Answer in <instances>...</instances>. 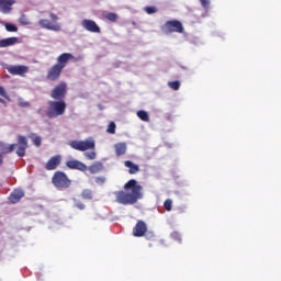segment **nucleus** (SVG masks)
Here are the masks:
<instances>
[{
  "mask_svg": "<svg viewBox=\"0 0 281 281\" xmlns=\"http://www.w3.org/2000/svg\"><path fill=\"white\" fill-rule=\"evenodd\" d=\"M125 191L115 192L116 203L121 205H134L139 199H144L143 188L137 183V180H130L124 184Z\"/></svg>",
  "mask_w": 281,
  "mask_h": 281,
  "instance_id": "f257e3e1",
  "label": "nucleus"
},
{
  "mask_svg": "<svg viewBox=\"0 0 281 281\" xmlns=\"http://www.w3.org/2000/svg\"><path fill=\"white\" fill-rule=\"evenodd\" d=\"M65 111H67V103H65L64 100L48 101V108L46 110V115L50 120L60 117V115H65Z\"/></svg>",
  "mask_w": 281,
  "mask_h": 281,
  "instance_id": "f03ea898",
  "label": "nucleus"
},
{
  "mask_svg": "<svg viewBox=\"0 0 281 281\" xmlns=\"http://www.w3.org/2000/svg\"><path fill=\"white\" fill-rule=\"evenodd\" d=\"M69 146L74 150L87 153V150H95V140H93V138H87L85 140H72L69 143Z\"/></svg>",
  "mask_w": 281,
  "mask_h": 281,
  "instance_id": "7ed1b4c3",
  "label": "nucleus"
},
{
  "mask_svg": "<svg viewBox=\"0 0 281 281\" xmlns=\"http://www.w3.org/2000/svg\"><path fill=\"white\" fill-rule=\"evenodd\" d=\"M52 181H53V186H55L57 190H65L69 188V186H71V180H69L67 175H65V172H61V171L55 172Z\"/></svg>",
  "mask_w": 281,
  "mask_h": 281,
  "instance_id": "20e7f679",
  "label": "nucleus"
},
{
  "mask_svg": "<svg viewBox=\"0 0 281 281\" xmlns=\"http://www.w3.org/2000/svg\"><path fill=\"white\" fill-rule=\"evenodd\" d=\"M38 25L43 27V30H49L50 32H60V30H63V25L60 23L50 22L47 19L40 20Z\"/></svg>",
  "mask_w": 281,
  "mask_h": 281,
  "instance_id": "39448f33",
  "label": "nucleus"
},
{
  "mask_svg": "<svg viewBox=\"0 0 281 281\" xmlns=\"http://www.w3.org/2000/svg\"><path fill=\"white\" fill-rule=\"evenodd\" d=\"M7 71H9L11 76H21L22 78H25V74L30 71V67L25 65L9 66L7 67Z\"/></svg>",
  "mask_w": 281,
  "mask_h": 281,
  "instance_id": "423d86ee",
  "label": "nucleus"
},
{
  "mask_svg": "<svg viewBox=\"0 0 281 281\" xmlns=\"http://www.w3.org/2000/svg\"><path fill=\"white\" fill-rule=\"evenodd\" d=\"M67 93V83H59L50 92L53 100H63Z\"/></svg>",
  "mask_w": 281,
  "mask_h": 281,
  "instance_id": "0eeeda50",
  "label": "nucleus"
},
{
  "mask_svg": "<svg viewBox=\"0 0 281 281\" xmlns=\"http://www.w3.org/2000/svg\"><path fill=\"white\" fill-rule=\"evenodd\" d=\"M81 25L83 30H87V32H92L93 34H100V26L93 20L85 19L82 20Z\"/></svg>",
  "mask_w": 281,
  "mask_h": 281,
  "instance_id": "6e6552de",
  "label": "nucleus"
},
{
  "mask_svg": "<svg viewBox=\"0 0 281 281\" xmlns=\"http://www.w3.org/2000/svg\"><path fill=\"white\" fill-rule=\"evenodd\" d=\"M18 146L16 155L18 157H25V150H27V137L19 136L18 137Z\"/></svg>",
  "mask_w": 281,
  "mask_h": 281,
  "instance_id": "1a4fd4ad",
  "label": "nucleus"
},
{
  "mask_svg": "<svg viewBox=\"0 0 281 281\" xmlns=\"http://www.w3.org/2000/svg\"><path fill=\"white\" fill-rule=\"evenodd\" d=\"M74 58L75 57L71 53H63L57 57V63L55 65L65 69L67 67V63H69V60H74Z\"/></svg>",
  "mask_w": 281,
  "mask_h": 281,
  "instance_id": "9d476101",
  "label": "nucleus"
},
{
  "mask_svg": "<svg viewBox=\"0 0 281 281\" xmlns=\"http://www.w3.org/2000/svg\"><path fill=\"white\" fill-rule=\"evenodd\" d=\"M166 30H168V32H178L179 34H181V32H183V24H181V22L173 20V21H168L165 24Z\"/></svg>",
  "mask_w": 281,
  "mask_h": 281,
  "instance_id": "9b49d317",
  "label": "nucleus"
},
{
  "mask_svg": "<svg viewBox=\"0 0 281 281\" xmlns=\"http://www.w3.org/2000/svg\"><path fill=\"white\" fill-rule=\"evenodd\" d=\"M60 74H63V68L58 65H53L48 72H47V79L48 80H58L60 78Z\"/></svg>",
  "mask_w": 281,
  "mask_h": 281,
  "instance_id": "f8f14e48",
  "label": "nucleus"
},
{
  "mask_svg": "<svg viewBox=\"0 0 281 281\" xmlns=\"http://www.w3.org/2000/svg\"><path fill=\"white\" fill-rule=\"evenodd\" d=\"M67 168L70 170H80V172L87 171V166L80 160H68L66 162Z\"/></svg>",
  "mask_w": 281,
  "mask_h": 281,
  "instance_id": "ddd939ff",
  "label": "nucleus"
},
{
  "mask_svg": "<svg viewBox=\"0 0 281 281\" xmlns=\"http://www.w3.org/2000/svg\"><path fill=\"white\" fill-rule=\"evenodd\" d=\"M14 3H16V0H0V12H2V14H10Z\"/></svg>",
  "mask_w": 281,
  "mask_h": 281,
  "instance_id": "4468645a",
  "label": "nucleus"
},
{
  "mask_svg": "<svg viewBox=\"0 0 281 281\" xmlns=\"http://www.w3.org/2000/svg\"><path fill=\"white\" fill-rule=\"evenodd\" d=\"M60 155L52 157L45 166L46 170H56L60 166Z\"/></svg>",
  "mask_w": 281,
  "mask_h": 281,
  "instance_id": "2eb2a0df",
  "label": "nucleus"
},
{
  "mask_svg": "<svg viewBox=\"0 0 281 281\" xmlns=\"http://www.w3.org/2000/svg\"><path fill=\"white\" fill-rule=\"evenodd\" d=\"M146 234V223L138 221L133 229V235L136 237H142Z\"/></svg>",
  "mask_w": 281,
  "mask_h": 281,
  "instance_id": "dca6fc26",
  "label": "nucleus"
},
{
  "mask_svg": "<svg viewBox=\"0 0 281 281\" xmlns=\"http://www.w3.org/2000/svg\"><path fill=\"white\" fill-rule=\"evenodd\" d=\"M23 196H25V192L21 189H16L9 195V201L11 203H19Z\"/></svg>",
  "mask_w": 281,
  "mask_h": 281,
  "instance_id": "f3484780",
  "label": "nucleus"
},
{
  "mask_svg": "<svg viewBox=\"0 0 281 281\" xmlns=\"http://www.w3.org/2000/svg\"><path fill=\"white\" fill-rule=\"evenodd\" d=\"M114 150L116 157H122V155H126V150H128V146L126 143H116L114 144Z\"/></svg>",
  "mask_w": 281,
  "mask_h": 281,
  "instance_id": "a211bd4d",
  "label": "nucleus"
},
{
  "mask_svg": "<svg viewBox=\"0 0 281 281\" xmlns=\"http://www.w3.org/2000/svg\"><path fill=\"white\" fill-rule=\"evenodd\" d=\"M19 43V37H8L0 40V48L3 47H12V45H16Z\"/></svg>",
  "mask_w": 281,
  "mask_h": 281,
  "instance_id": "6ab92c4d",
  "label": "nucleus"
},
{
  "mask_svg": "<svg viewBox=\"0 0 281 281\" xmlns=\"http://www.w3.org/2000/svg\"><path fill=\"white\" fill-rule=\"evenodd\" d=\"M16 148V144H5V143H0V153L3 155H8V153H12Z\"/></svg>",
  "mask_w": 281,
  "mask_h": 281,
  "instance_id": "aec40b11",
  "label": "nucleus"
},
{
  "mask_svg": "<svg viewBox=\"0 0 281 281\" xmlns=\"http://www.w3.org/2000/svg\"><path fill=\"white\" fill-rule=\"evenodd\" d=\"M124 166L126 168H130L128 172L130 175H137V172H139V166L135 165L133 161L131 160H126L124 162Z\"/></svg>",
  "mask_w": 281,
  "mask_h": 281,
  "instance_id": "412c9836",
  "label": "nucleus"
},
{
  "mask_svg": "<svg viewBox=\"0 0 281 281\" xmlns=\"http://www.w3.org/2000/svg\"><path fill=\"white\" fill-rule=\"evenodd\" d=\"M104 165H102V162H94L89 167V171L91 172V175H98V172L102 171Z\"/></svg>",
  "mask_w": 281,
  "mask_h": 281,
  "instance_id": "4be33fe9",
  "label": "nucleus"
},
{
  "mask_svg": "<svg viewBox=\"0 0 281 281\" xmlns=\"http://www.w3.org/2000/svg\"><path fill=\"white\" fill-rule=\"evenodd\" d=\"M137 117H139V120H142V122H150V116L148 115V112L144 111V110H139L137 111Z\"/></svg>",
  "mask_w": 281,
  "mask_h": 281,
  "instance_id": "5701e85b",
  "label": "nucleus"
},
{
  "mask_svg": "<svg viewBox=\"0 0 281 281\" xmlns=\"http://www.w3.org/2000/svg\"><path fill=\"white\" fill-rule=\"evenodd\" d=\"M82 199H86L88 201H91L93 199V194L91 193V190L85 189L81 193Z\"/></svg>",
  "mask_w": 281,
  "mask_h": 281,
  "instance_id": "b1692460",
  "label": "nucleus"
},
{
  "mask_svg": "<svg viewBox=\"0 0 281 281\" xmlns=\"http://www.w3.org/2000/svg\"><path fill=\"white\" fill-rule=\"evenodd\" d=\"M19 23H20L21 25H31V24H32V22H30V19H27V15H25V14H22V15L20 16Z\"/></svg>",
  "mask_w": 281,
  "mask_h": 281,
  "instance_id": "393cba45",
  "label": "nucleus"
},
{
  "mask_svg": "<svg viewBox=\"0 0 281 281\" xmlns=\"http://www.w3.org/2000/svg\"><path fill=\"white\" fill-rule=\"evenodd\" d=\"M168 87H170V89H173V91H179V89L181 87V82H179V81H169Z\"/></svg>",
  "mask_w": 281,
  "mask_h": 281,
  "instance_id": "a878e982",
  "label": "nucleus"
},
{
  "mask_svg": "<svg viewBox=\"0 0 281 281\" xmlns=\"http://www.w3.org/2000/svg\"><path fill=\"white\" fill-rule=\"evenodd\" d=\"M4 27H5L7 32H19V27H16V25L11 24V23H5Z\"/></svg>",
  "mask_w": 281,
  "mask_h": 281,
  "instance_id": "bb28decb",
  "label": "nucleus"
},
{
  "mask_svg": "<svg viewBox=\"0 0 281 281\" xmlns=\"http://www.w3.org/2000/svg\"><path fill=\"white\" fill-rule=\"evenodd\" d=\"M83 155H85L86 159H89L90 161H93V159H95V157H98L95 151H86Z\"/></svg>",
  "mask_w": 281,
  "mask_h": 281,
  "instance_id": "cd10ccee",
  "label": "nucleus"
},
{
  "mask_svg": "<svg viewBox=\"0 0 281 281\" xmlns=\"http://www.w3.org/2000/svg\"><path fill=\"white\" fill-rule=\"evenodd\" d=\"M104 19H108V21H112L114 23V21H117V14L110 12L104 15Z\"/></svg>",
  "mask_w": 281,
  "mask_h": 281,
  "instance_id": "c85d7f7f",
  "label": "nucleus"
},
{
  "mask_svg": "<svg viewBox=\"0 0 281 281\" xmlns=\"http://www.w3.org/2000/svg\"><path fill=\"white\" fill-rule=\"evenodd\" d=\"M164 207L165 210H167V212H170L172 210V200L170 199L166 200L164 203Z\"/></svg>",
  "mask_w": 281,
  "mask_h": 281,
  "instance_id": "c756f323",
  "label": "nucleus"
},
{
  "mask_svg": "<svg viewBox=\"0 0 281 281\" xmlns=\"http://www.w3.org/2000/svg\"><path fill=\"white\" fill-rule=\"evenodd\" d=\"M145 12L147 14H155L157 12V7H145Z\"/></svg>",
  "mask_w": 281,
  "mask_h": 281,
  "instance_id": "7c9ffc66",
  "label": "nucleus"
},
{
  "mask_svg": "<svg viewBox=\"0 0 281 281\" xmlns=\"http://www.w3.org/2000/svg\"><path fill=\"white\" fill-rule=\"evenodd\" d=\"M111 135H114L115 133V124L113 122H111L108 126V130H106Z\"/></svg>",
  "mask_w": 281,
  "mask_h": 281,
  "instance_id": "2f4dec72",
  "label": "nucleus"
},
{
  "mask_svg": "<svg viewBox=\"0 0 281 281\" xmlns=\"http://www.w3.org/2000/svg\"><path fill=\"white\" fill-rule=\"evenodd\" d=\"M42 142H43V139L41 138V136H35V137L33 138V144H34L35 146H41Z\"/></svg>",
  "mask_w": 281,
  "mask_h": 281,
  "instance_id": "473e14b6",
  "label": "nucleus"
},
{
  "mask_svg": "<svg viewBox=\"0 0 281 281\" xmlns=\"http://www.w3.org/2000/svg\"><path fill=\"white\" fill-rule=\"evenodd\" d=\"M0 95H1L2 98H5V100L9 99L8 92H5V88H3V87H1V86H0Z\"/></svg>",
  "mask_w": 281,
  "mask_h": 281,
  "instance_id": "72a5a7b5",
  "label": "nucleus"
},
{
  "mask_svg": "<svg viewBox=\"0 0 281 281\" xmlns=\"http://www.w3.org/2000/svg\"><path fill=\"white\" fill-rule=\"evenodd\" d=\"M171 238H173V240H178V243H181V236L177 232L171 233Z\"/></svg>",
  "mask_w": 281,
  "mask_h": 281,
  "instance_id": "f704fd0d",
  "label": "nucleus"
},
{
  "mask_svg": "<svg viewBox=\"0 0 281 281\" xmlns=\"http://www.w3.org/2000/svg\"><path fill=\"white\" fill-rule=\"evenodd\" d=\"M200 3L205 10L210 8V0H200Z\"/></svg>",
  "mask_w": 281,
  "mask_h": 281,
  "instance_id": "c9c22d12",
  "label": "nucleus"
},
{
  "mask_svg": "<svg viewBox=\"0 0 281 281\" xmlns=\"http://www.w3.org/2000/svg\"><path fill=\"white\" fill-rule=\"evenodd\" d=\"M104 181H106V178H104V177L95 178V183H98L99 186H102L104 183Z\"/></svg>",
  "mask_w": 281,
  "mask_h": 281,
  "instance_id": "e433bc0d",
  "label": "nucleus"
},
{
  "mask_svg": "<svg viewBox=\"0 0 281 281\" xmlns=\"http://www.w3.org/2000/svg\"><path fill=\"white\" fill-rule=\"evenodd\" d=\"M49 18L52 19L53 23H56V21L59 19L55 13H49Z\"/></svg>",
  "mask_w": 281,
  "mask_h": 281,
  "instance_id": "4c0bfd02",
  "label": "nucleus"
},
{
  "mask_svg": "<svg viewBox=\"0 0 281 281\" xmlns=\"http://www.w3.org/2000/svg\"><path fill=\"white\" fill-rule=\"evenodd\" d=\"M76 207H78L79 210H85V204H82L81 202H76Z\"/></svg>",
  "mask_w": 281,
  "mask_h": 281,
  "instance_id": "58836bf2",
  "label": "nucleus"
},
{
  "mask_svg": "<svg viewBox=\"0 0 281 281\" xmlns=\"http://www.w3.org/2000/svg\"><path fill=\"white\" fill-rule=\"evenodd\" d=\"M0 103H1V104H5V100H3L2 98H0Z\"/></svg>",
  "mask_w": 281,
  "mask_h": 281,
  "instance_id": "ea45409f",
  "label": "nucleus"
},
{
  "mask_svg": "<svg viewBox=\"0 0 281 281\" xmlns=\"http://www.w3.org/2000/svg\"><path fill=\"white\" fill-rule=\"evenodd\" d=\"M3 164V156L0 155V166Z\"/></svg>",
  "mask_w": 281,
  "mask_h": 281,
  "instance_id": "a19ab883",
  "label": "nucleus"
}]
</instances>
